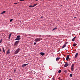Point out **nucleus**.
Returning <instances> with one entry per match:
<instances>
[{
  "label": "nucleus",
  "mask_w": 80,
  "mask_h": 80,
  "mask_svg": "<svg viewBox=\"0 0 80 80\" xmlns=\"http://www.w3.org/2000/svg\"><path fill=\"white\" fill-rule=\"evenodd\" d=\"M74 18H76V17H74Z\"/></svg>",
  "instance_id": "obj_37"
},
{
  "label": "nucleus",
  "mask_w": 80,
  "mask_h": 80,
  "mask_svg": "<svg viewBox=\"0 0 80 80\" xmlns=\"http://www.w3.org/2000/svg\"><path fill=\"white\" fill-rule=\"evenodd\" d=\"M64 72H65V73H67V71H64Z\"/></svg>",
  "instance_id": "obj_29"
},
{
  "label": "nucleus",
  "mask_w": 80,
  "mask_h": 80,
  "mask_svg": "<svg viewBox=\"0 0 80 80\" xmlns=\"http://www.w3.org/2000/svg\"><path fill=\"white\" fill-rule=\"evenodd\" d=\"M16 72H17V70L16 69L14 70V73H17Z\"/></svg>",
  "instance_id": "obj_26"
},
{
  "label": "nucleus",
  "mask_w": 80,
  "mask_h": 80,
  "mask_svg": "<svg viewBox=\"0 0 80 80\" xmlns=\"http://www.w3.org/2000/svg\"><path fill=\"white\" fill-rule=\"evenodd\" d=\"M20 50V49L18 48V49H17L14 52V54H17L18 52H19V51Z\"/></svg>",
  "instance_id": "obj_2"
},
{
  "label": "nucleus",
  "mask_w": 80,
  "mask_h": 80,
  "mask_svg": "<svg viewBox=\"0 0 80 80\" xmlns=\"http://www.w3.org/2000/svg\"><path fill=\"white\" fill-rule=\"evenodd\" d=\"M20 39H21V38H17L15 39V40H20Z\"/></svg>",
  "instance_id": "obj_16"
},
{
  "label": "nucleus",
  "mask_w": 80,
  "mask_h": 80,
  "mask_svg": "<svg viewBox=\"0 0 80 80\" xmlns=\"http://www.w3.org/2000/svg\"><path fill=\"white\" fill-rule=\"evenodd\" d=\"M42 40V38H37L35 39L34 41L36 42H40V40Z\"/></svg>",
  "instance_id": "obj_1"
},
{
  "label": "nucleus",
  "mask_w": 80,
  "mask_h": 80,
  "mask_svg": "<svg viewBox=\"0 0 80 80\" xmlns=\"http://www.w3.org/2000/svg\"><path fill=\"white\" fill-rule=\"evenodd\" d=\"M49 0V1H50V0Z\"/></svg>",
  "instance_id": "obj_40"
},
{
  "label": "nucleus",
  "mask_w": 80,
  "mask_h": 80,
  "mask_svg": "<svg viewBox=\"0 0 80 80\" xmlns=\"http://www.w3.org/2000/svg\"><path fill=\"white\" fill-rule=\"evenodd\" d=\"M60 80H62V79H61Z\"/></svg>",
  "instance_id": "obj_42"
},
{
  "label": "nucleus",
  "mask_w": 80,
  "mask_h": 80,
  "mask_svg": "<svg viewBox=\"0 0 80 80\" xmlns=\"http://www.w3.org/2000/svg\"><path fill=\"white\" fill-rule=\"evenodd\" d=\"M9 80H12V79H11V78H10V79H9Z\"/></svg>",
  "instance_id": "obj_35"
},
{
  "label": "nucleus",
  "mask_w": 80,
  "mask_h": 80,
  "mask_svg": "<svg viewBox=\"0 0 80 80\" xmlns=\"http://www.w3.org/2000/svg\"><path fill=\"white\" fill-rule=\"evenodd\" d=\"M10 37L11 36H9V39H10Z\"/></svg>",
  "instance_id": "obj_33"
},
{
  "label": "nucleus",
  "mask_w": 80,
  "mask_h": 80,
  "mask_svg": "<svg viewBox=\"0 0 80 80\" xmlns=\"http://www.w3.org/2000/svg\"><path fill=\"white\" fill-rule=\"evenodd\" d=\"M21 2H23L25 0H20Z\"/></svg>",
  "instance_id": "obj_27"
},
{
  "label": "nucleus",
  "mask_w": 80,
  "mask_h": 80,
  "mask_svg": "<svg viewBox=\"0 0 80 80\" xmlns=\"http://www.w3.org/2000/svg\"><path fill=\"white\" fill-rule=\"evenodd\" d=\"M2 50H3V52H4V53H5V49L3 48H2Z\"/></svg>",
  "instance_id": "obj_15"
},
{
  "label": "nucleus",
  "mask_w": 80,
  "mask_h": 80,
  "mask_svg": "<svg viewBox=\"0 0 80 80\" xmlns=\"http://www.w3.org/2000/svg\"><path fill=\"white\" fill-rule=\"evenodd\" d=\"M56 29H57V28H55L52 30V31L55 30H56Z\"/></svg>",
  "instance_id": "obj_17"
},
{
  "label": "nucleus",
  "mask_w": 80,
  "mask_h": 80,
  "mask_svg": "<svg viewBox=\"0 0 80 80\" xmlns=\"http://www.w3.org/2000/svg\"><path fill=\"white\" fill-rule=\"evenodd\" d=\"M1 48H0V52H1Z\"/></svg>",
  "instance_id": "obj_34"
},
{
  "label": "nucleus",
  "mask_w": 80,
  "mask_h": 80,
  "mask_svg": "<svg viewBox=\"0 0 80 80\" xmlns=\"http://www.w3.org/2000/svg\"><path fill=\"white\" fill-rule=\"evenodd\" d=\"M2 42V39L0 40V43H1Z\"/></svg>",
  "instance_id": "obj_25"
},
{
  "label": "nucleus",
  "mask_w": 80,
  "mask_h": 80,
  "mask_svg": "<svg viewBox=\"0 0 80 80\" xmlns=\"http://www.w3.org/2000/svg\"><path fill=\"white\" fill-rule=\"evenodd\" d=\"M17 3H18L16 2V3H14V5H16V4H17Z\"/></svg>",
  "instance_id": "obj_31"
},
{
  "label": "nucleus",
  "mask_w": 80,
  "mask_h": 80,
  "mask_svg": "<svg viewBox=\"0 0 80 80\" xmlns=\"http://www.w3.org/2000/svg\"><path fill=\"white\" fill-rule=\"evenodd\" d=\"M66 45H66V44H64L62 47V48H65V47H66Z\"/></svg>",
  "instance_id": "obj_11"
},
{
  "label": "nucleus",
  "mask_w": 80,
  "mask_h": 80,
  "mask_svg": "<svg viewBox=\"0 0 80 80\" xmlns=\"http://www.w3.org/2000/svg\"><path fill=\"white\" fill-rule=\"evenodd\" d=\"M76 37V36H75L73 39H72V42H74V41H75V39Z\"/></svg>",
  "instance_id": "obj_9"
},
{
  "label": "nucleus",
  "mask_w": 80,
  "mask_h": 80,
  "mask_svg": "<svg viewBox=\"0 0 80 80\" xmlns=\"http://www.w3.org/2000/svg\"><path fill=\"white\" fill-rule=\"evenodd\" d=\"M53 80H55V79H53Z\"/></svg>",
  "instance_id": "obj_39"
},
{
  "label": "nucleus",
  "mask_w": 80,
  "mask_h": 80,
  "mask_svg": "<svg viewBox=\"0 0 80 80\" xmlns=\"http://www.w3.org/2000/svg\"><path fill=\"white\" fill-rule=\"evenodd\" d=\"M34 45H36V42H34Z\"/></svg>",
  "instance_id": "obj_30"
},
{
  "label": "nucleus",
  "mask_w": 80,
  "mask_h": 80,
  "mask_svg": "<svg viewBox=\"0 0 80 80\" xmlns=\"http://www.w3.org/2000/svg\"><path fill=\"white\" fill-rule=\"evenodd\" d=\"M12 21H13V19H11L10 20V22H12Z\"/></svg>",
  "instance_id": "obj_23"
},
{
  "label": "nucleus",
  "mask_w": 80,
  "mask_h": 80,
  "mask_svg": "<svg viewBox=\"0 0 80 80\" xmlns=\"http://www.w3.org/2000/svg\"><path fill=\"white\" fill-rule=\"evenodd\" d=\"M65 44H67V43H68V42H66L65 43Z\"/></svg>",
  "instance_id": "obj_32"
},
{
  "label": "nucleus",
  "mask_w": 80,
  "mask_h": 80,
  "mask_svg": "<svg viewBox=\"0 0 80 80\" xmlns=\"http://www.w3.org/2000/svg\"><path fill=\"white\" fill-rule=\"evenodd\" d=\"M43 18V16H42L41 17V18Z\"/></svg>",
  "instance_id": "obj_36"
},
{
  "label": "nucleus",
  "mask_w": 80,
  "mask_h": 80,
  "mask_svg": "<svg viewBox=\"0 0 80 80\" xmlns=\"http://www.w3.org/2000/svg\"><path fill=\"white\" fill-rule=\"evenodd\" d=\"M20 43V41H19V40L16 41L14 43V45H18V43Z\"/></svg>",
  "instance_id": "obj_4"
},
{
  "label": "nucleus",
  "mask_w": 80,
  "mask_h": 80,
  "mask_svg": "<svg viewBox=\"0 0 80 80\" xmlns=\"http://www.w3.org/2000/svg\"><path fill=\"white\" fill-rule=\"evenodd\" d=\"M60 58H57L56 59V61H58V60H60Z\"/></svg>",
  "instance_id": "obj_14"
},
{
  "label": "nucleus",
  "mask_w": 80,
  "mask_h": 80,
  "mask_svg": "<svg viewBox=\"0 0 80 80\" xmlns=\"http://www.w3.org/2000/svg\"><path fill=\"white\" fill-rule=\"evenodd\" d=\"M76 45H77V44H73V47H75V46H76Z\"/></svg>",
  "instance_id": "obj_22"
},
{
  "label": "nucleus",
  "mask_w": 80,
  "mask_h": 80,
  "mask_svg": "<svg viewBox=\"0 0 80 80\" xmlns=\"http://www.w3.org/2000/svg\"><path fill=\"white\" fill-rule=\"evenodd\" d=\"M62 72V70H60L58 71V72L60 73H61V72Z\"/></svg>",
  "instance_id": "obj_20"
},
{
  "label": "nucleus",
  "mask_w": 80,
  "mask_h": 80,
  "mask_svg": "<svg viewBox=\"0 0 80 80\" xmlns=\"http://www.w3.org/2000/svg\"><path fill=\"white\" fill-rule=\"evenodd\" d=\"M40 54L42 56H43L45 55V53L44 52H40Z\"/></svg>",
  "instance_id": "obj_7"
},
{
  "label": "nucleus",
  "mask_w": 80,
  "mask_h": 80,
  "mask_svg": "<svg viewBox=\"0 0 80 80\" xmlns=\"http://www.w3.org/2000/svg\"><path fill=\"white\" fill-rule=\"evenodd\" d=\"M38 0H36V1H38Z\"/></svg>",
  "instance_id": "obj_38"
},
{
  "label": "nucleus",
  "mask_w": 80,
  "mask_h": 80,
  "mask_svg": "<svg viewBox=\"0 0 80 80\" xmlns=\"http://www.w3.org/2000/svg\"><path fill=\"white\" fill-rule=\"evenodd\" d=\"M71 71H73L74 70V64H72L71 67Z\"/></svg>",
  "instance_id": "obj_3"
},
{
  "label": "nucleus",
  "mask_w": 80,
  "mask_h": 80,
  "mask_svg": "<svg viewBox=\"0 0 80 80\" xmlns=\"http://www.w3.org/2000/svg\"><path fill=\"white\" fill-rule=\"evenodd\" d=\"M37 5V4H34L33 5V7H35V6H36V5Z\"/></svg>",
  "instance_id": "obj_24"
},
{
  "label": "nucleus",
  "mask_w": 80,
  "mask_h": 80,
  "mask_svg": "<svg viewBox=\"0 0 80 80\" xmlns=\"http://www.w3.org/2000/svg\"><path fill=\"white\" fill-rule=\"evenodd\" d=\"M11 35H12V33H11L10 34H9V36L11 37Z\"/></svg>",
  "instance_id": "obj_28"
},
{
  "label": "nucleus",
  "mask_w": 80,
  "mask_h": 80,
  "mask_svg": "<svg viewBox=\"0 0 80 80\" xmlns=\"http://www.w3.org/2000/svg\"><path fill=\"white\" fill-rule=\"evenodd\" d=\"M6 13V11H3L1 13V15H2V14H3V13Z\"/></svg>",
  "instance_id": "obj_10"
},
{
  "label": "nucleus",
  "mask_w": 80,
  "mask_h": 80,
  "mask_svg": "<svg viewBox=\"0 0 80 80\" xmlns=\"http://www.w3.org/2000/svg\"><path fill=\"white\" fill-rule=\"evenodd\" d=\"M28 65V64H24L22 66V67H25V66H27V65Z\"/></svg>",
  "instance_id": "obj_8"
},
{
  "label": "nucleus",
  "mask_w": 80,
  "mask_h": 80,
  "mask_svg": "<svg viewBox=\"0 0 80 80\" xmlns=\"http://www.w3.org/2000/svg\"><path fill=\"white\" fill-rule=\"evenodd\" d=\"M69 59V55H68L66 57V60H67V61H68Z\"/></svg>",
  "instance_id": "obj_5"
},
{
  "label": "nucleus",
  "mask_w": 80,
  "mask_h": 80,
  "mask_svg": "<svg viewBox=\"0 0 80 80\" xmlns=\"http://www.w3.org/2000/svg\"><path fill=\"white\" fill-rule=\"evenodd\" d=\"M29 7H30V8H32L33 7V6L30 5L29 6Z\"/></svg>",
  "instance_id": "obj_18"
},
{
  "label": "nucleus",
  "mask_w": 80,
  "mask_h": 80,
  "mask_svg": "<svg viewBox=\"0 0 80 80\" xmlns=\"http://www.w3.org/2000/svg\"><path fill=\"white\" fill-rule=\"evenodd\" d=\"M10 49H9L7 51V54L8 55H9V53H10Z\"/></svg>",
  "instance_id": "obj_13"
},
{
  "label": "nucleus",
  "mask_w": 80,
  "mask_h": 80,
  "mask_svg": "<svg viewBox=\"0 0 80 80\" xmlns=\"http://www.w3.org/2000/svg\"><path fill=\"white\" fill-rule=\"evenodd\" d=\"M68 66V64L67 63H65L64 65V67H67Z\"/></svg>",
  "instance_id": "obj_6"
},
{
  "label": "nucleus",
  "mask_w": 80,
  "mask_h": 80,
  "mask_svg": "<svg viewBox=\"0 0 80 80\" xmlns=\"http://www.w3.org/2000/svg\"><path fill=\"white\" fill-rule=\"evenodd\" d=\"M20 36L18 35L17 36V38H20Z\"/></svg>",
  "instance_id": "obj_19"
},
{
  "label": "nucleus",
  "mask_w": 80,
  "mask_h": 80,
  "mask_svg": "<svg viewBox=\"0 0 80 80\" xmlns=\"http://www.w3.org/2000/svg\"><path fill=\"white\" fill-rule=\"evenodd\" d=\"M60 80H62V79H61Z\"/></svg>",
  "instance_id": "obj_41"
},
{
  "label": "nucleus",
  "mask_w": 80,
  "mask_h": 80,
  "mask_svg": "<svg viewBox=\"0 0 80 80\" xmlns=\"http://www.w3.org/2000/svg\"><path fill=\"white\" fill-rule=\"evenodd\" d=\"M72 75H73L72 74H70V75L69 76V77H72Z\"/></svg>",
  "instance_id": "obj_21"
},
{
  "label": "nucleus",
  "mask_w": 80,
  "mask_h": 80,
  "mask_svg": "<svg viewBox=\"0 0 80 80\" xmlns=\"http://www.w3.org/2000/svg\"><path fill=\"white\" fill-rule=\"evenodd\" d=\"M78 53H77L75 56V58H77V56H78Z\"/></svg>",
  "instance_id": "obj_12"
}]
</instances>
